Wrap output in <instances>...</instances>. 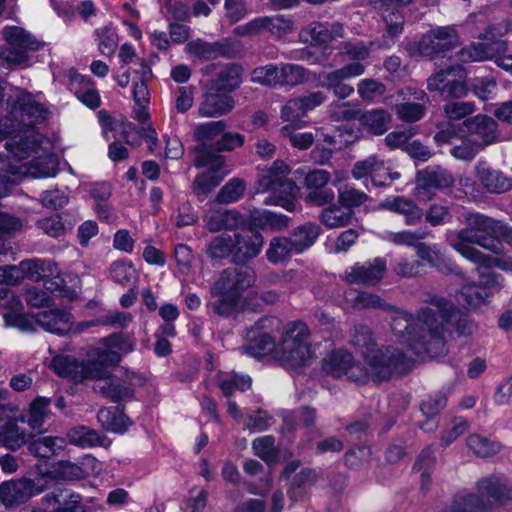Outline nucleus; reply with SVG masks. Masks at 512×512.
I'll use <instances>...</instances> for the list:
<instances>
[{
    "mask_svg": "<svg viewBox=\"0 0 512 512\" xmlns=\"http://www.w3.org/2000/svg\"><path fill=\"white\" fill-rule=\"evenodd\" d=\"M351 173L357 180L369 177L374 186H386L401 176L399 172L393 171L387 163L375 155L356 162Z\"/></svg>",
    "mask_w": 512,
    "mask_h": 512,
    "instance_id": "obj_19",
    "label": "nucleus"
},
{
    "mask_svg": "<svg viewBox=\"0 0 512 512\" xmlns=\"http://www.w3.org/2000/svg\"><path fill=\"white\" fill-rule=\"evenodd\" d=\"M309 335L308 326L303 322L287 326L277 343L276 359L288 369H298L309 364L314 357L308 342Z\"/></svg>",
    "mask_w": 512,
    "mask_h": 512,
    "instance_id": "obj_9",
    "label": "nucleus"
},
{
    "mask_svg": "<svg viewBox=\"0 0 512 512\" xmlns=\"http://www.w3.org/2000/svg\"><path fill=\"white\" fill-rule=\"evenodd\" d=\"M49 405L50 400L41 396L31 402L25 421L32 430L40 431L43 428L49 415Z\"/></svg>",
    "mask_w": 512,
    "mask_h": 512,
    "instance_id": "obj_44",
    "label": "nucleus"
},
{
    "mask_svg": "<svg viewBox=\"0 0 512 512\" xmlns=\"http://www.w3.org/2000/svg\"><path fill=\"white\" fill-rule=\"evenodd\" d=\"M230 43L238 47V43L230 39H225L223 42L215 43H209L197 39L190 41L186 45L185 50L187 54L193 59L210 60L217 58L219 55L232 53L233 51L228 48Z\"/></svg>",
    "mask_w": 512,
    "mask_h": 512,
    "instance_id": "obj_28",
    "label": "nucleus"
},
{
    "mask_svg": "<svg viewBox=\"0 0 512 512\" xmlns=\"http://www.w3.org/2000/svg\"><path fill=\"white\" fill-rule=\"evenodd\" d=\"M381 207L398 213L404 217L407 225H416L422 219L423 212L413 201L400 196L388 197Z\"/></svg>",
    "mask_w": 512,
    "mask_h": 512,
    "instance_id": "obj_31",
    "label": "nucleus"
},
{
    "mask_svg": "<svg viewBox=\"0 0 512 512\" xmlns=\"http://www.w3.org/2000/svg\"><path fill=\"white\" fill-rule=\"evenodd\" d=\"M275 323V319L264 317L247 331L248 348L255 356L272 354L276 358L277 344L274 343L268 332V329L272 328Z\"/></svg>",
    "mask_w": 512,
    "mask_h": 512,
    "instance_id": "obj_21",
    "label": "nucleus"
},
{
    "mask_svg": "<svg viewBox=\"0 0 512 512\" xmlns=\"http://www.w3.org/2000/svg\"><path fill=\"white\" fill-rule=\"evenodd\" d=\"M98 50L104 56H112L118 45V35L113 28L103 27L95 31Z\"/></svg>",
    "mask_w": 512,
    "mask_h": 512,
    "instance_id": "obj_54",
    "label": "nucleus"
},
{
    "mask_svg": "<svg viewBox=\"0 0 512 512\" xmlns=\"http://www.w3.org/2000/svg\"><path fill=\"white\" fill-rule=\"evenodd\" d=\"M353 211L342 205H332L320 214V221L328 228H340L347 226L352 219Z\"/></svg>",
    "mask_w": 512,
    "mask_h": 512,
    "instance_id": "obj_43",
    "label": "nucleus"
},
{
    "mask_svg": "<svg viewBox=\"0 0 512 512\" xmlns=\"http://www.w3.org/2000/svg\"><path fill=\"white\" fill-rule=\"evenodd\" d=\"M472 92L481 100L493 99L497 92V83L492 77H476L471 80Z\"/></svg>",
    "mask_w": 512,
    "mask_h": 512,
    "instance_id": "obj_56",
    "label": "nucleus"
},
{
    "mask_svg": "<svg viewBox=\"0 0 512 512\" xmlns=\"http://www.w3.org/2000/svg\"><path fill=\"white\" fill-rule=\"evenodd\" d=\"M66 447V440L58 436L40 437L28 445L31 454L40 458H50L58 455Z\"/></svg>",
    "mask_w": 512,
    "mask_h": 512,
    "instance_id": "obj_33",
    "label": "nucleus"
},
{
    "mask_svg": "<svg viewBox=\"0 0 512 512\" xmlns=\"http://www.w3.org/2000/svg\"><path fill=\"white\" fill-rule=\"evenodd\" d=\"M27 442V434L16 422L9 421L0 427V443L10 449L17 450Z\"/></svg>",
    "mask_w": 512,
    "mask_h": 512,
    "instance_id": "obj_46",
    "label": "nucleus"
},
{
    "mask_svg": "<svg viewBox=\"0 0 512 512\" xmlns=\"http://www.w3.org/2000/svg\"><path fill=\"white\" fill-rule=\"evenodd\" d=\"M8 146L10 155L2 158L9 163L4 173L10 187L25 176L48 178L56 175L58 163L50 151L51 145L35 130Z\"/></svg>",
    "mask_w": 512,
    "mask_h": 512,
    "instance_id": "obj_4",
    "label": "nucleus"
},
{
    "mask_svg": "<svg viewBox=\"0 0 512 512\" xmlns=\"http://www.w3.org/2000/svg\"><path fill=\"white\" fill-rule=\"evenodd\" d=\"M478 490L480 498L470 494L459 496L444 512H482L486 506L504 503L507 499H512V490L496 478L482 480Z\"/></svg>",
    "mask_w": 512,
    "mask_h": 512,
    "instance_id": "obj_11",
    "label": "nucleus"
},
{
    "mask_svg": "<svg viewBox=\"0 0 512 512\" xmlns=\"http://www.w3.org/2000/svg\"><path fill=\"white\" fill-rule=\"evenodd\" d=\"M467 445L473 453L481 457L492 456L500 449L499 443L490 441L479 435H471L467 439Z\"/></svg>",
    "mask_w": 512,
    "mask_h": 512,
    "instance_id": "obj_58",
    "label": "nucleus"
},
{
    "mask_svg": "<svg viewBox=\"0 0 512 512\" xmlns=\"http://www.w3.org/2000/svg\"><path fill=\"white\" fill-rule=\"evenodd\" d=\"M131 350L130 343L119 335H112L88 350L86 362H79L72 356L59 354L53 357L50 367L59 376L75 382L86 379L98 381L94 389L117 402L131 397L132 390L125 383L111 379V369L120 362L123 354Z\"/></svg>",
    "mask_w": 512,
    "mask_h": 512,
    "instance_id": "obj_1",
    "label": "nucleus"
},
{
    "mask_svg": "<svg viewBox=\"0 0 512 512\" xmlns=\"http://www.w3.org/2000/svg\"><path fill=\"white\" fill-rule=\"evenodd\" d=\"M234 108V100L229 94L211 90L206 93L198 108L201 117H218L229 113Z\"/></svg>",
    "mask_w": 512,
    "mask_h": 512,
    "instance_id": "obj_29",
    "label": "nucleus"
},
{
    "mask_svg": "<svg viewBox=\"0 0 512 512\" xmlns=\"http://www.w3.org/2000/svg\"><path fill=\"white\" fill-rule=\"evenodd\" d=\"M207 254L213 259H222L228 256L234 258L233 238L230 234H220L214 237L207 247Z\"/></svg>",
    "mask_w": 512,
    "mask_h": 512,
    "instance_id": "obj_49",
    "label": "nucleus"
},
{
    "mask_svg": "<svg viewBox=\"0 0 512 512\" xmlns=\"http://www.w3.org/2000/svg\"><path fill=\"white\" fill-rule=\"evenodd\" d=\"M37 227L46 235L51 237H59L67 230L66 225L62 222L60 215H53L37 222Z\"/></svg>",
    "mask_w": 512,
    "mask_h": 512,
    "instance_id": "obj_64",
    "label": "nucleus"
},
{
    "mask_svg": "<svg viewBox=\"0 0 512 512\" xmlns=\"http://www.w3.org/2000/svg\"><path fill=\"white\" fill-rule=\"evenodd\" d=\"M246 189L245 183L239 178L229 180L219 191L217 201L219 203H233L239 200Z\"/></svg>",
    "mask_w": 512,
    "mask_h": 512,
    "instance_id": "obj_53",
    "label": "nucleus"
},
{
    "mask_svg": "<svg viewBox=\"0 0 512 512\" xmlns=\"http://www.w3.org/2000/svg\"><path fill=\"white\" fill-rule=\"evenodd\" d=\"M427 89L444 98H463L468 93L466 74L458 65L439 70L427 79Z\"/></svg>",
    "mask_w": 512,
    "mask_h": 512,
    "instance_id": "obj_17",
    "label": "nucleus"
},
{
    "mask_svg": "<svg viewBox=\"0 0 512 512\" xmlns=\"http://www.w3.org/2000/svg\"><path fill=\"white\" fill-rule=\"evenodd\" d=\"M365 72V66L361 62H352L342 68L329 73L319 75L320 85L343 83L345 80L361 76Z\"/></svg>",
    "mask_w": 512,
    "mask_h": 512,
    "instance_id": "obj_39",
    "label": "nucleus"
},
{
    "mask_svg": "<svg viewBox=\"0 0 512 512\" xmlns=\"http://www.w3.org/2000/svg\"><path fill=\"white\" fill-rule=\"evenodd\" d=\"M343 36V27L338 24L330 26L314 22L305 27L300 32V38L303 42L309 43L312 46L327 45L338 37Z\"/></svg>",
    "mask_w": 512,
    "mask_h": 512,
    "instance_id": "obj_27",
    "label": "nucleus"
},
{
    "mask_svg": "<svg viewBox=\"0 0 512 512\" xmlns=\"http://www.w3.org/2000/svg\"><path fill=\"white\" fill-rule=\"evenodd\" d=\"M294 29L293 21L283 15L266 16V31L276 38L284 37Z\"/></svg>",
    "mask_w": 512,
    "mask_h": 512,
    "instance_id": "obj_59",
    "label": "nucleus"
},
{
    "mask_svg": "<svg viewBox=\"0 0 512 512\" xmlns=\"http://www.w3.org/2000/svg\"><path fill=\"white\" fill-rule=\"evenodd\" d=\"M337 192L338 203L351 210L354 207L364 204L368 200L366 193L350 185L339 186Z\"/></svg>",
    "mask_w": 512,
    "mask_h": 512,
    "instance_id": "obj_51",
    "label": "nucleus"
},
{
    "mask_svg": "<svg viewBox=\"0 0 512 512\" xmlns=\"http://www.w3.org/2000/svg\"><path fill=\"white\" fill-rule=\"evenodd\" d=\"M97 418L104 429L113 433H124L130 425L126 415L117 408L100 409Z\"/></svg>",
    "mask_w": 512,
    "mask_h": 512,
    "instance_id": "obj_37",
    "label": "nucleus"
},
{
    "mask_svg": "<svg viewBox=\"0 0 512 512\" xmlns=\"http://www.w3.org/2000/svg\"><path fill=\"white\" fill-rule=\"evenodd\" d=\"M295 253L294 247L289 238H273L266 251L267 260L272 264L283 263Z\"/></svg>",
    "mask_w": 512,
    "mask_h": 512,
    "instance_id": "obj_45",
    "label": "nucleus"
},
{
    "mask_svg": "<svg viewBox=\"0 0 512 512\" xmlns=\"http://www.w3.org/2000/svg\"><path fill=\"white\" fill-rule=\"evenodd\" d=\"M48 488L47 475L38 474L35 478L21 477L0 484V501L7 507L27 502Z\"/></svg>",
    "mask_w": 512,
    "mask_h": 512,
    "instance_id": "obj_14",
    "label": "nucleus"
},
{
    "mask_svg": "<svg viewBox=\"0 0 512 512\" xmlns=\"http://www.w3.org/2000/svg\"><path fill=\"white\" fill-rule=\"evenodd\" d=\"M139 69L134 72L138 75V80L133 83V100L136 105L134 109V118L140 122H145L149 118L147 106L150 101L147 82L152 77V70L145 59H139Z\"/></svg>",
    "mask_w": 512,
    "mask_h": 512,
    "instance_id": "obj_22",
    "label": "nucleus"
},
{
    "mask_svg": "<svg viewBox=\"0 0 512 512\" xmlns=\"http://www.w3.org/2000/svg\"><path fill=\"white\" fill-rule=\"evenodd\" d=\"M110 275L115 282L127 284L135 277L136 270L129 261H117L110 266Z\"/></svg>",
    "mask_w": 512,
    "mask_h": 512,
    "instance_id": "obj_62",
    "label": "nucleus"
},
{
    "mask_svg": "<svg viewBox=\"0 0 512 512\" xmlns=\"http://www.w3.org/2000/svg\"><path fill=\"white\" fill-rule=\"evenodd\" d=\"M195 153L194 165L197 168H207L209 172L199 174L195 178L193 192L197 196H206L219 185L224 176L230 171L224 170L225 158L204 144L199 145L195 149Z\"/></svg>",
    "mask_w": 512,
    "mask_h": 512,
    "instance_id": "obj_12",
    "label": "nucleus"
},
{
    "mask_svg": "<svg viewBox=\"0 0 512 512\" xmlns=\"http://www.w3.org/2000/svg\"><path fill=\"white\" fill-rule=\"evenodd\" d=\"M464 228L450 231L446 235L448 244L466 260L476 264L481 270L496 266L504 271L512 272V258H492L479 251L478 245L494 254L503 252L500 238L509 235V227L503 222L478 212L464 215Z\"/></svg>",
    "mask_w": 512,
    "mask_h": 512,
    "instance_id": "obj_2",
    "label": "nucleus"
},
{
    "mask_svg": "<svg viewBox=\"0 0 512 512\" xmlns=\"http://www.w3.org/2000/svg\"><path fill=\"white\" fill-rule=\"evenodd\" d=\"M476 272L479 277V283H465L456 294L458 306L464 309H477L486 304L491 296L490 290L500 288L502 285V278L499 275L481 270L478 266Z\"/></svg>",
    "mask_w": 512,
    "mask_h": 512,
    "instance_id": "obj_13",
    "label": "nucleus"
},
{
    "mask_svg": "<svg viewBox=\"0 0 512 512\" xmlns=\"http://www.w3.org/2000/svg\"><path fill=\"white\" fill-rule=\"evenodd\" d=\"M454 178L449 171L438 166H429L418 172L414 196L420 201H428L431 189L450 187Z\"/></svg>",
    "mask_w": 512,
    "mask_h": 512,
    "instance_id": "obj_20",
    "label": "nucleus"
},
{
    "mask_svg": "<svg viewBox=\"0 0 512 512\" xmlns=\"http://www.w3.org/2000/svg\"><path fill=\"white\" fill-rule=\"evenodd\" d=\"M321 232L318 225L306 223L296 228L289 238L296 254H300L310 248L317 240Z\"/></svg>",
    "mask_w": 512,
    "mask_h": 512,
    "instance_id": "obj_35",
    "label": "nucleus"
},
{
    "mask_svg": "<svg viewBox=\"0 0 512 512\" xmlns=\"http://www.w3.org/2000/svg\"><path fill=\"white\" fill-rule=\"evenodd\" d=\"M459 44V36L451 26H440L426 32L420 41L410 48V53L423 57L445 56Z\"/></svg>",
    "mask_w": 512,
    "mask_h": 512,
    "instance_id": "obj_15",
    "label": "nucleus"
},
{
    "mask_svg": "<svg viewBox=\"0 0 512 512\" xmlns=\"http://www.w3.org/2000/svg\"><path fill=\"white\" fill-rule=\"evenodd\" d=\"M251 385V378L249 376H239L237 374H225L219 380V387L221 391L230 396L235 390L244 391Z\"/></svg>",
    "mask_w": 512,
    "mask_h": 512,
    "instance_id": "obj_57",
    "label": "nucleus"
},
{
    "mask_svg": "<svg viewBox=\"0 0 512 512\" xmlns=\"http://www.w3.org/2000/svg\"><path fill=\"white\" fill-rule=\"evenodd\" d=\"M67 438L71 444L84 449L104 445V438L95 430L85 426L71 429L67 433Z\"/></svg>",
    "mask_w": 512,
    "mask_h": 512,
    "instance_id": "obj_42",
    "label": "nucleus"
},
{
    "mask_svg": "<svg viewBox=\"0 0 512 512\" xmlns=\"http://www.w3.org/2000/svg\"><path fill=\"white\" fill-rule=\"evenodd\" d=\"M386 270V263L381 258H376L371 263L355 264L345 272V279L351 284L375 285Z\"/></svg>",
    "mask_w": 512,
    "mask_h": 512,
    "instance_id": "obj_25",
    "label": "nucleus"
},
{
    "mask_svg": "<svg viewBox=\"0 0 512 512\" xmlns=\"http://www.w3.org/2000/svg\"><path fill=\"white\" fill-rule=\"evenodd\" d=\"M330 180V174L325 170H313L309 172L304 180L309 193L305 201L315 206H323L331 203L335 197L332 189L326 188Z\"/></svg>",
    "mask_w": 512,
    "mask_h": 512,
    "instance_id": "obj_23",
    "label": "nucleus"
},
{
    "mask_svg": "<svg viewBox=\"0 0 512 512\" xmlns=\"http://www.w3.org/2000/svg\"><path fill=\"white\" fill-rule=\"evenodd\" d=\"M253 449L255 454L266 462L273 461L277 454L274 438L271 436L255 439L253 441Z\"/></svg>",
    "mask_w": 512,
    "mask_h": 512,
    "instance_id": "obj_63",
    "label": "nucleus"
},
{
    "mask_svg": "<svg viewBox=\"0 0 512 512\" xmlns=\"http://www.w3.org/2000/svg\"><path fill=\"white\" fill-rule=\"evenodd\" d=\"M417 255L422 260L428 262L431 266L441 272H457V267L452 262H447L442 252L436 246H427L419 243L416 246Z\"/></svg>",
    "mask_w": 512,
    "mask_h": 512,
    "instance_id": "obj_40",
    "label": "nucleus"
},
{
    "mask_svg": "<svg viewBox=\"0 0 512 512\" xmlns=\"http://www.w3.org/2000/svg\"><path fill=\"white\" fill-rule=\"evenodd\" d=\"M347 301H350L355 308H384L385 302L378 296L368 292H360L357 294L348 293Z\"/></svg>",
    "mask_w": 512,
    "mask_h": 512,
    "instance_id": "obj_61",
    "label": "nucleus"
},
{
    "mask_svg": "<svg viewBox=\"0 0 512 512\" xmlns=\"http://www.w3.org/2000/svg\"><path fill=\"white\" fill-rule=\"evenodd\" d=\"M308 72L296 64H283L279 67V86H297L308 80Z\"/></svg>",
    "mask_w": 512,
    "mask_h": 512,
    "instance_id": "obj_48",
    "label": "nucleus"
},
{
    "mask_svg": "<svg viewBox=\"0 0 512 512\" xmlns=\"http://www.w3.org/2000/svg\"><path fill=\"white\" fill-rule=\"evenodd\" d=\"M232 238L235 262H246L256 257L263 246L262 235L251 227L236 232Z\"/></svg>",
    "mask_w": 512,
    "mask_h": 512,
    "instance_id": "obj_24",
    "label": "nucleus"
},
{
    "mask_svg": "<svg viewBox=\"0 0 512 512\" xmlns=\"http://www.w3.org/2000/svg\"><path fill=\"white\" fill-rule=\"evenodd\" d=\"M391 329L399 343L416 356L438 358L447 353L443 323L430 308H422L415 318L405 311H394Z\"/></svg>",
    "mask_w": 512,
    "mask_h": 512,
    "instance_id": "obj_3",
    "label": "nucleus"
},
{
    "mask_svg": "<svg viewBox=\"0 0 512 512\" xmlns=\"http://www.w3.org/2000/svg\"><path fill=\"white\" fill-rule=\"evenodd\" d=\"M18 268L21 271V280L27 277L38 281L58 273L57 266L53 262L42 259L23 260L19 263Z\"/></svg>",
    "mask_w": 512,
    "mask_h": 512,
    "instance_id": "obj_32",
    "label": "nucleus"
},
{
    "mask_svg": "<svg viewBox=\"0 0 512 512\" xmlns=\"http://www.w3.org/2000/svg\"><path fill=\"white\" fill-rule=\"evenodd\" d=\"M2 37L5 45L0 47V59L7 66L28 67V52L37 51L42 46L36 37L19 26L5 27L2 30Z\"/></svg>",
    "mask_w": 512,
    "mask_h": 512,
    "instance_id": "obj_10",
    "label": "nucleus"
},
{
    "mask_svg": "<svg viewBox=\"0 0 512 512\" xmlns=\"http://www.w3.org/2000/svg\"><path fill=\"white\" fill-rule=\"evenodd\" d=\"M279 79V67L273 64L257 67L251 74L253 82L269 87L279 86Z\"/></svg>",
    "mask_w": 512,
    "mask_h": 512,
    "instance_id": "obj_55",
    "label": "nucleus"
},
{
    "mask_svg": "<svg viewBox=\"0 0 512 512\" xmlns=\"http://www.w3.org/2000/svg\"><path fill=\"white\" fill-rule=\"evenodd\" d=\"M241 83V70L235 65L223 67L215 80L212 81L211 90L229 94Z\"/></svg>",
    "mask_w": 512,
    "mask_h": 512,
    "instance_id": "obj_38",
    "label": "nucleus"
},
{
    "mask_svg": "<svg viewBox=\"0 0 512 512\" xmlns=\"http://www.w3.org/2000/svg\"><path fill=\"white\" fill-rule=\"evenodd\" d=\"M46 113V109L30 94L18 91L16 99L10 104L9 112L0 118V141L12 136L7 143L9 145L20 137L25 138L30 131H34L31 128L34 124L45 119ZM7 150L10 152L9 146Z\"/></svg>",
    "mask_w": 512,
    "mask_h": 512,
    "instance_id": "obj_7",
    "label": "nucleus"
},
{
    "mask_svg": "<svg viewBox=\"0 0 512 512\" xmlns=\"http://www.w3.org/2000/svg\"><path fill=\"white\" fill-rule=\"evenodd\" d=\"M360 124L367 129V131L374 135L384 134L391 122L389 113L382 109L370 110L362 113L359 116Z\"/></svg>",
    "mask_w": 512,
    "mask_h": 512,
    "instance_id": "obj_36",
    "label": "nucleus"
},
{
    "mask_svg": "<svg viewBox=\"0 0 512 512\" xmlns=\"http://www.w3.org/2000/svg\"><path fill=\"white\" fill-rule=\"evenodd\" d=\"M383 21L386 25V33L384 38H394L400 35L403 31L404 16L398 8L385 5L381 7Z\"/></svg>",
    "mask_w": 512,
    "mask_h": 512,
    "instance_id": "obj_47",
    "label": "nucleus"
},
{
    "mask_svg": "<svg viewBox=\"0 0 512 512\" xmlns=\"http://www.w3.org/2000/svg\"><path fill=\"white\" fill-rule=\"evenodd\" d=\"M426 234L422 231H411V230H402L399 232L393 231H384L381 234V238L384 241L390 242L395 245L402 246H417L421 239H424Z\"/></svg>",
    "mask_w": 512,
    "mask_h": 512,
    "instance_id": "obj_50",
    "label": "nucleus"
},
{
    "mask_svg": "<svg viewBox=\"0 0 512 512\" xmlns=\"http://www.w3.org/2000/svg\"><path fill=\"white\" fill-rule=\"evenodd\" d=\"M250 222L262 229L281 230L288 226V217L267 210L254 209L250 212Z\"/></svg>",
    "mask_w": 512,
    "mask_h": 512,
    "instance_id": "obj_41",
    "label": "nucleus"
},
{
    "mask_svg": "<svg viewBox=\"0 0 512 512\" xmlns=\"http://www.w3.org/2000/svg\"><path fill=\"white\" fill-rule=\"evenodd\" d=\"M351 344L362 351L368 366L366 369L370 372L373 381L387 380L393 372L405 369L406 353L394 347H387L385 350L374 348L373 338L367 326L354 327Z\"/></svg>",
    "mask_w": 512,
    "mask_h": 512,
    "instance_id": "obj_6",
    "label": "nucleus"
},
{
    "mask_svg": "<svg viewBox=\"0 0 512 512\" xmlns=\"http://www.w3.org/2000/svg\"><path fill=\"white\" fill-rule=\"evenodd\" d=\"M290 168L283 161H275L257 183L258 193H267L265 205H276L287 211L296 209L295 200L299 195L297 185L288 179Z\"/></svg>",
    "mask_w": 512,
    "mask_h": 512,
    "instance_id": "obj_8",
    "label": "nucleus"
},
{
    "mask_svg": "<svg viewBox=\"0 0 512 512\" xmlns=\"http://www.w3.org/2000/svg\"><path fill=\"white\" fill-rule=\"evenodd\" d=\"M475 174L481 184L491 193H504L512 188V180L500 171L491 169L486 163L475 165Z\"/></svg>",
    "mask_w": 512,
    "mask_h": 512,
    "instance_id": "obj_30",
    "label": "nucleus"
},
{
    "mask_svg": "<svg viewBox=\"0 0 512 512\" xmlns=\"http://www.w3.org/2000/svg\"><path fill=\"white\" fill-rule=\"evenodd\" d=\"M226 129V123L222 120L199 124L195 127V137L199 141H211L220 136Z\"/></svg>",
    "mask_w": 512,
    "mask_h": 512,
    "instance_id": "obj_60",
    "label": "nucleus"
},
{
    "mask_svg": "<svg viewBox=\"0 0 512 512\" xmlns=\"http://www.w3.org/2000/svg\"><path fill=\"white\" fill-rule=\"evenodd\" d=\"M468 131L478 136L483 145L491 144L495 141L497 134L496 122L486 115H477L466 122Z\"/></svg>",
    "mask_w": 512,
    "mask_h": 512,
    "instance_id": "obj_34",
    "label": "nucleus"
},
{
    "mask_svg": "<svg viewBox=\"0 0 512 512\" xmlns=\"http://www.w3.org/2000/svg\"><path fill=\"white\" fill-rule=\"evenodd\" d=\"M322 371L333 378L346 376L358 383H365L371 379L370 372L355 363L352 355L343 349L333 350L323 358Z\"/></svg>",
    "mask_w": 512,
    "mask_h": 512,
    "instance_id": "obj_16",
    "label": "nucleus"
},
{
    "mask_svg": "<svg viewBox=\"0 0 512 512\" xmlns=\"http://www.w3.org/2000/svg\"><path fill=\"white\" fill-rule=\"evenodd\" d=\"M255 275L250 267L229 268L224 270L212 287V295L218 297L213 304L214 311L223 316H229L240 309H254L258 302L253 296L257 295L253 287Z\"/></svg>",
    "mask_w": 512,
    "mask_h": 512,
    "instance_id": "obj_5",
    "label": "nucleus"
},
{
    "mask_svg": "<svg viewBox=\"0 0 512 512\" xmlns=\"http://www.w3.org/2000/svg\"><path fill=\"white\" fill-rule=\"evenodd\" d=\"M35 321L43 330L57 335H65L73 328L72 316L66 309L39 312L35 315Z\"/></svg>",
    "mask_w": 512,
    "mask_h": 512,
    "instance_id": "obj_26",
    "label": "nucleus"
},
{
    "mask_svg": "<svg viewBox=\"0 0 512 512\" xmlns=\"http://www.w3.org/2000/svg\"><path fill=\"white\" fill-rule=\"evenodd\" d=\"M44 474L47 475V481L52 475L66 480H80L85 478V472L81 470V465L68 461L58 462L54 466L53 471Z\"/></svg>",
    "mask_w": 512,
    "mask_h": 512,
    "instance_id": "obj_52",
    "label": "nucleus"
},
{
    "mask_svg": "<svg viewBox=\"0 0 512 512\" xmlns=\"http://www.w3.org/2000/svg\"><path fill=\"white\" fill-rule=\"evenodd\" d=\"M505 44L501 40L485 36V42L472 43L459 52V59L462 62L485 61L496 57V64L503 70L512 74V55L499 54L504 51Z\"/></svg>",
    "mask_w": 512,
    "mask_h": 512,
    "instance_id": "obj_18",
    "label": "nucleus"
}]
</instances>
